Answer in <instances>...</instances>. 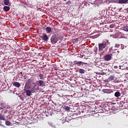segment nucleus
<instances>
[{
    "mask_svg": "<svg viewBox=\"0 0 128 128\" xmlns=\"http://www.w3.org/2000/svg\"><path fill=\"white\" fill-rule=\"evenodd\" d=\"M24 90H36V85L33 84L31 79H28L26 83Z\"/></svg>",
    "mask_w": 128,
    "mask_h": 128,
    "instance_id": "obj_1",
    "label": "nucleus"
},
{
    "mask_svg": "<svg viewBox=\"0 0 128 128\" xmlns=\"http://www.w3.org/2000/svg\"><path fill=\"white\" fill-rule=\"evenodd\" d=\"M110 44L108 41L106 42H103L102 44H98V50L99 51H102L104 49H105L106 46Z\"/></svg>",
    "mask_w": 128,
    "mask_h": 128,
    "instance_id": "obj_2",
    "label": "nucleus"
},
{
    "mask_svg": "<svg viewBox=\"0 0 128 128\" xmlns=\"http://www.w3.org/2000/svg\"><path fill=\"white\" fill-rule=\"evenodd\" d=\"M58 40H59V38L58 36L56 34H54L50 38V42L52 44H55L56 43L58 42Z\"/></svg>",
    "mask_w": 128,
    "mask_h": 128,
    "instance_id": "obj_3",
    "label": "nucleus"
},
{
    "mask_svg": "<svg viewBox=\"0 0 128 128\" xmlns=\"http://www.w3.org/2000/svg\"><path fill=\"white\" fill-rule=\"evenodd\" d=\"M24 92L26 94V96H30L32 94V93H35L36 92V90H34L32 91V90H26L24 89Z\"/></svg>",
    "mask_w": 128,
    "mask_h": 128,
    "instance_id": "obj_4",
    "label": "nucleus"
},
{
    "mask_svg": "<svg viewBox=\"0 0 128 128\" xmlns=\"http://www.w3.org/2000/svg\"><path fill=\"white\" fill-rule=\"evenodd\" d=\"M40 38H42V40H44L46 42H47L48 40V36L45 33L43 34V36H40Z\"/></svg>",
    "mask_w": 128,
    "mask_h": 128,
    "instance_id": "obj_5",
    "label": "nucleus"
},
{
    "mask_svg": "<svg viewBox=\"0 0 128 128\" xmlns=\"http://www.w3.org/2000/svg\"><path fill=\"white\" fill-rule=\"evenodd\" d=\"M112 54H108L106 56H104V60L106 61H109L110 60L111 58H112Z\"/></svg>",
    "mask_w": 128,
    "mask_h": 128,
    "instance_id": "obj_6",
    "label": "nucleus"
},
{
    "mask_svg": "<svg viewBox=\"0 0 128 128\" xmlns=\"http://www.w3.org/2000/svg\"><path fill=\"white\" fill-rule=\"evenodd\" d=\"M74 64L78 65V66H83V64H88L82 62H77L76 60L74 61Z\"/></svg>",
    "mask_w": 128,
    "mask_h": 128,
    "instance_id": "obj_7",
    "label": "nucleus"
},
{
    "mask_svg": "<svg viewBox=\"0 0 128 128\" xmlns=\"http://www.w3.org/2000/svg\"><path fill=\"white\" fill-rule=\"evenodd\" d=\"M38 83L39 86H42V87L46 86V82L42 81V80H38Z\"/></svg>",
    "mask_w": 128,
    "mask_h": 128,
    "instance_id": "obj_8",
    "label": "nucleus"
},
{
    "mask_svg": "<svg viewBox=\"0 0 128 128\" xmlns=\"http://www.w3.org/2000/svg\"><path fill=\"white\" fill-rule=\"evenodd\" d=\"M119 4H128V0H118Z\"/></svg>",
    "mask_w": 128,
    "mask_h": 128,
    "instance_id": "obj_9",
    "label": "nucleus"
},
{
    "mask_svg": "<svg viewBox=\"0 0 128 128\" xmlns=\"http://www.w3.org/2000/svg\"><path fill=\"white\" fill-rule=\"evenodd\" d=\"M45 30H46L48 34H50L52 32V28L48 26L45 28Z\"/></svg>",
    "mask_w": 128,
    "mask_h": 128,
    "instance_id": "obj_10",
    "label": "nucleus"
},
{
    "mask_svg": "<svg viewBox=\"0 0 128 128\" xmlns=\"http://www.w3.org/2000/svg\"><path fill=\"white\" fill-rule=\"evenodd\" d=\"M12 84L14 86H16L17 88H20V84L18 82H14Z\"/></svg>",
    "mask_w": 128,
    "mask_h": 128,
    "instance_id": "obj_11",
    "label": "nucleus"
},
{
    "mask_svg": "<svg viewBox=\"0 0 128 128\" xmlns=\"http://www.w3.org/2000/svg\"><path fill=\"white\" fill-rule=\"evenodd\" d=\"M3 9L5 12H8L10 10V8L8 6H4Z\"/></svg>",
    "mask_w": 128,
    "mask_h": 128,
    "instance_id": "obj_12",
    "label": "nucleus"
},
{
    "mask_svg": "<svg viewBox=\"0 0 128 128\" xmlns=\"http://www.w3.org/2000/svg\"><path fill=\"white\" fill-rule=\"evenodd\" d=\"M0 120H6V116L4 114H0Z\"/></svg>",
    "mask_w": 128,
    "mask_h": 128,
    "instance_id": "obj_13",
    "label": "nucleus"
},
{
    "mask_svg": "<svg viewBox=\"0 0 128 128\" xmlns=\"http://www.w3.org/2000/svg\"><path fill=\"white\" fill-rule=\"evenodd\" d=\"M121 96V94L120 92H115L114 93V96L118 98L119 96Z\"/></svg>",
    "mask_w": 128,
    "mask_h": 128,
    "instance_id": "obj_14",
    "label": "nucleus"
},
{
    "mask_svg": "<svg viewBox=\"0 0 128 128\" xmlns=\"http://www.w3.org/2000/svg\"><path fill=\"white\" fill-rule=\"evenodd\" d=\"M120 44H115V46H114V48H119L120 47ZM117 48H116V49L115 48V49H114V50H117Z\"/></svg>",
    "mask_w": 128,
    "mask_h": 128,
    "instance_id": "obj_15",
    "label": "nucleus"
},
{
    "mask_svg": "<svg viewBox=\"0 0 128 128\" xmlns=\"http://www.w3.org/2000/svg\"><path fill=\"white\" fill-rule=\"evenodd\" d=\"M122 30L125 32H128V26H124Z\"/></svg>",
    "mask_w": 128,
    "mask_h": 128,
    "instance_id": "obj_16",
    "label": "nucleus"
},
{
    "mask_svg": "<svg viewBox=\"0 0 128 128\" xmlns=\"http://www.w3.org/2000/svg\"><path fill=\"white\" fill-rule=\"evenodd\" d=\"M4 4L5 5L8 6V5L9 4H10V0H4Z\"/></svg>",
    "mask_w": 128,
    "mask_h": 128,
    "instance_id": "obj_17",
    "label": "nucleus"
},
{
    "mask_svg": "<svg viewBox=\"0 0 128 128\" xmlns=\"http://www.w3.org/2000/svg\"><path fill=\"white\" fill-rule=\"evenodd\" d=\"M115 78V76H110L108 77V80L110 81H112Z\"/></svg>",
    "mask_w": 128,
    "mask_h": 128,
    "instance_id": "obj_18",
    "label": "nucleus"
},
{
    "mask_svg": "<svg viewBox=\"0 0 128 128\" xmlns=\"http://www.w3.org/2000/svg\"><path fill=\"white\" fill-rule=\"evenodd\" d=\"M102 92L106 94H110V90L108 89H103Z\"/></svg>",
    "mask_w": 128,
    "mask_h": 128,
    "instance_id": "obj_19",
    "label": "nucleus"
},
{
    "mask_svg": "<svg viewBox=\"0 0 128 128\" xmlns=\"http://www.w3.org/2000/svg\"><path fill=\"white\" fill-rule=\"evenodd\" d=\"M78 72H80V74H84L85 73V70L84 69H80V70H78Z\"/></svg>",
    "mask_w": 128,
    "mask_h": 128,
    "instance_id": "obj_20",
    "label": "nucleus"
},
{
    "mask_svg": "<svg viewBox=\"0 0 128 128\" xmlns=\"http://www.w3.org/2000/svg\"><path fill=\"white\" fill-rule=\"evenodd\" d=\"M5 124L7 126H10V122L9 120H6V122H5Z\"/></svg>",
    "mask_w": 128,
    "mask_h": 128,
    "instance_id": "obj_21",
    "label": "nucleus"
},
{
    "mask_svg": "<svg viewBox=\"0 0 128 128\" xmlns=\"http://www.w3.org/2000/svg\"><path fill=\"white\" fill-rule=\"evenodd\" d=\"M38 77L40 80L44 79V76L43 74H38Z\"/></svg>",
    "mask_w": 128,
    "mask_h": 128,
    "instance_id": "obj_22",
    "label": "nucleus"
},
{
    "mask_svg": "<svg viewBox=\"0 0 128 128\" xmlns=\"http://www.w3.org/2000/svg\"><path fill=\"white\" fill-rule=\"evenodd\" d=\"M70 107H68V106H66L64 107V110H66V111H68V110H70Z\"/></svg>",
    "mask_w": 128,
    "mask_h": 128,
    "instance_id": "obj_23",
    "label": "nucleus"
},
{
    "mask_svg": "<svg viewBox=\"0 0 128 128\" xmlns=\"http://www.w3.org/2000/svg\"><path fill=\"white\" fill-rule=\"evenodd\" d=\"M0 106L2 107V106H6V104L5 103H4V102H0Z\"/></svg>",
    "mask_w": 128,
    "mask_h": 128,
    "instance_id": "obj_24",
    "label": "nucleus"
},
{
    "mask_svg": "<svg viewBox=\"0 0 128 128\" xmlns=\"http://www.w3.org/2000/svg\"><path fill=\"white\" fill-rule=\"evenodd\" d=\"M115 26H114V24H111L110 25V26H109V28H113Z\"/></svg>",
    "mask_w": 128,
    "mask_h": 128,
    "instance_id": "obj_25",
    "label": "nucleus"
},
{
    "mask_svg": "<svg viewBox=\"0 0 128 128\" xmlns=\"http://www.w3.org/2000/svg\"><path fill=\"white\" fill-rule=\"evenodd\" d=\"M2 108H3L4 109H8V107L6 105L5 106H2Z\"/></svg>",
    "mask_w": 128,
    "mask_h": 128,
    "instance_id": "obj_26",
    "label": "nucleus"
},
{
    "mask_svg": "<svg viewBox=\"0 0 128 128\" xmlns=\"http://www.w3.org/2000/svg\"><path fill=\"white\" fill-rule=\"evenodd\" d=\"M116 56L118 58H122V56H119V54H118Z\"/></svg>",
    "mask_w": 128,
    "mask_h": 128,
    "instance_id": "obj_27",
    "label": "nucleus"
},
{
    "mask_svg": "<svg viewBox=\"0 0 128 128\" xmlns=\"http://www.w3.org/2000/svg\"><path fill=\"white\" fill-rule=\"evenodd\" d=\"M83 56H84L83 55H82V56H80V58H83Z\"/></svg>",
    "mask_w": 128,
    "mask_h": 128,
    "instance_id": "obj_28",
    "label": "nucleus"
},
{
    "mask_svg": "<svg viewBox=\"0 0 128 128\" xmlns=\"http://www.w3.org/2000/svg\"><path fill=\"white\" fill-rule=\"evenodd\" d=\"M3 110V108L0 106V110Z\"/></svg>",
    "mask_w": 128,
    "mask_h": 128,
    "instance_id": "obj_29",
    "label": "nucleus"
},
{
    "mask_svg": "<svg viewBox=\"0 0 128 128\" xmlns=\"http://www.w3.org/2000/svg\"><path fill=\"white\" fill-rule=\"evenodd\" d=\"M118 68V66H114V68Z\"/></svg>",
    "mask_w": 128,
    "mask_h": 128,
    "instance_id": "obj_30",
    "label": "nucleus"
},
{
    "mask_svg": "<svg viewBox=\"0 0 128 128\" xmlns=\"http://www.w3.org/2000/svg\"><path fill=\"white\" fill-rule=\"evenodd\" d=\"M126 12H128V8H127L126 9Z\"/></svg>",
    "mask_w": 128,
    "mask_h": 128,
    "instance_id": "obj_31",
    "label": "nucleus"
},
{
    "mask_svg": "<svg viewBox=\"0 0 128 128\" xmlns=\"http://www.w3.org/2000/svg\"><path fill=\"white\" fill-rule=\"evenodd\" d=\"M22 74V72H20V74Z\"/></svg>",
    "mask_w": 128,
    "mask_h": 128,
    "instance_id": "obj_32",
    "label": "nucleus"
},
{
    "mask_svg": "<svg viewBox=\"0 0 128 128\" xmlns=\"http://www.w3.org/2000/svg\"><path fill=\"white\" fill-rule=\"evenodd\" d=\"M118 53H120V51H118Z\"/></svg>",
    "mask_w": 128,
    "mask_h": 128,
    "instance_id": "obj_33",
    "label": "nucleus"
},
{
    "mask_svg": "<svg viewBox=\"0 0 128 128\" xmlns=\"http://www.w3.org/2000/svg\"><path fill=\"white\" fill-rule=\"evenodd\" d=\"M64 1H66V0H63Z\"/></svg>",
    "mask_w": 128,
    "mask_h": 128,
    "instance_id": "obj_34",
    "label": "nucleus"
},
{
    "mask_svg": "<svg viewBox=\"0 0 128 128\" xmlns=\"http://www.w3.org/2000/svg\"><path fill=\"white\" fill-rule=\"evenodd\" d=\"M120 68H121V66H120Z\"/></svg>",
    "mask_w": 128,
    "mask_h": 128,
    "instance_id": "obj_35",
    "label": "nucleus"
},
{
    "mask_svg": "<svg viewBox=\"0 0 128 128\" xmlns=\"http://www.w3.org/2000/svg\"><path fill=\"white\" fill-rule=\"evenodd\" d=\"M0 126H1V124L0 123Z\"/></svg>",
    "mask_w": 128,
    "mask_h": 128,
    "instance_id": "obj_36",
    "label": "nucleus"
}]
</instances>
